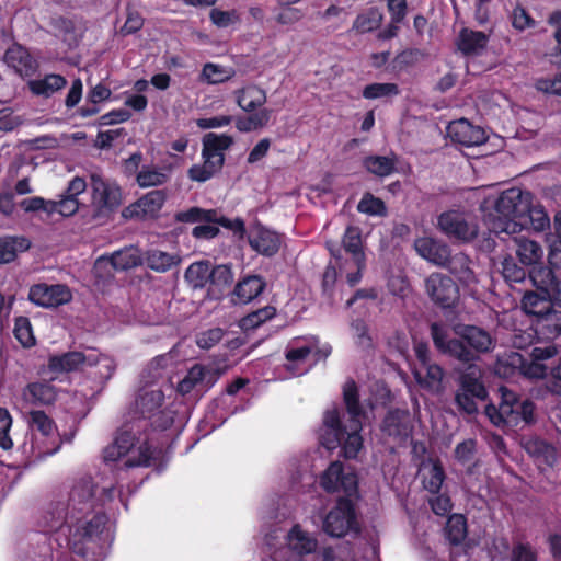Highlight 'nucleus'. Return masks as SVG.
Returning <instances> with one entry per match:
<instances>
[{
  "mask_svg": "<svg viewBox=\"0 0 561 561\" xmlns=\"http://www.w3.org/2000/svg\"><path fill=\"white\" fill-rule=\"evenodd\" d=\"M136 435V433L130 431L118 432L113 443L105 447L103 451L104 460L106 462H119L122 466L133 447Z\"/></svg>",
  "mask_w": 561,
  "mask_h": 561,
  "instance_id": "nucleus-28",
  "label": "nucleus"
},
{
  "mask_svg": "<svg viewBox=\"0 0 561 561\" xmlns=\"http://www.w3.org/2000/svg\"><path fill=\"white\" fill-rule=\"evenodd\" d=\"M381 20L382 15L377 9H369L356 18L353 28L359 33L371 32L379 27Z\"/></svg>",
  "mask_w": 561,
  "mask_h": 561,
  "instance_id": "nucleus-50",
  "label": "nucleus"
},
{
  "mask_svg": "<svg viewBox=\"0 0 561 561\" xmlns=\"http://www.w3.org/2000/svg\"><path fill=\"white\" fill-rule=\"evenodd\" d=\"M529 192L513 187L497 197L488 196L480 205L484 221L493 233L514 234L525 226Z\"/></svg>",
  "mask_w": 561,
  "mask_h": 561,
  "instance_id": "nucleus-3",
  "label": "nucleus"
},
{
  "mask_svg": "<svg viewBox=\"0 0 561 561\" xmlns=\"http://www.w3.org/2000/svg\"><path fill=\"white\" fill-rule=\"evenodd\" d=\"M357 210L370 216H385L387 213L385 203L370 193L364 194L357 205Z\"/></svg>",
  "mask_w": 561,
  "mask_h": 561,
  "instance_id": "nucleus-55",
  "label": "nucleus"
},
{
  "mask_svg": "<svg viewBox=\"0 0 561 561\" xmlns=\"http://www.w3.org/2000/svg\"><path fill=\"white\" fill-rule=\"evenodd\" d=\"M525 217V225L530 224L536 231H543L549 227L550 220L543 207L533 203V195L529 194V203Z\"/></svg>",
  "mask_w": 561,
  "mask_h": 561,
  "instance_id": "nucleus-45",
  "label": "nucleus"
},
{
  "mask_svg": "<svg viewBox=\"0 0 561 561\" xmlns=\"http://www.w3.org/2000/svg\"><path fill=\"white\" fill-rule=\"evenodd\" d=\"M557 293L552 291H529L522 300V307L526 313L538 318V325L552 335L561 334V312L554 311L551 298Z\"/></svg>",
  "mask_w": 561,
  "mask_h": 561,
  "instance_id": "nucleus-9",
  "label": "nucleus"
},
{
  "mask_svg": "<svg viewBox=\"0 0 561 561\" xmlns=\"http://www.w3.org/2000/svg\"><path fill=\"white\" fill-rule=\"evenodd\" d=\"M425 287L431 299L444 308L453 307L458 301V287L447 275L431 274L425 280Z\"/></svg>",
  "mask_w": 561,
  "mask_h": 561,
  "instance_id": "nucleus-16",
  "label": "nucleus"
},
{
  "mask_svg": "<svg viewBox=\"0 0 561 561\" xmlns=\"http://www.w3.org/2000/svg\"><path fill=\"white\" fill-rule=\"evenodd\" d=\"M110 262L115 270H129L140 264L141 259L139 251L135 248H127L115 252Z\"/></svg>",
  "mask_w": 561,
  "mask_h": 561,
  "instance_id": "nucleus-47",
  "label": "nucleus"
},
{
  "mask_svg": "<svg viewBox=\"0 0 561 561\" xmlns=\"http://www.w3.org/2000/svg\"><path fill=\"white\" fill-rule=\"evenodd\" d=\"M87 190V183L82 178H73L58 201H53L51 214L58 213L68 217L75 215L79 209L78 196Z\"/></svg>",
  "mask_w": 561,
  "mask_h": 561,
  "instance_id": "nucleus-24",
  "label": "nucleus"
},
{
  "mask_svg": "<svg viewBox=\"0 0 561 561\" xmlns=\"http://www.w3.org/2000/svg\"><path fill=\"white\" fill-rule=\"evenodd\" d=\"M279 10L276 21L280 25H293L298 23L305 15L304 11L290 5H278Z\"/></svg>",
  "mask_w": 561,
  "mask_h": 561,
  "instance_id": "nucleus-60",
  "label": "nucleus"
},
{
  "mask_svg": "<svg viewBox=\"0 0 561 561\" xmlns=\"http://www.w3.org/2000/svg\"><path fill=\"white\" fill-rule=\"evenodd\" d=\"M4 60L22 76H30L37 69V62L28 50L18 44L5 51Z\"/></svg>",
  "mask_w": 561,
  "mask_h": 561,
  "instance_id": "nucleus-29",
  "label": "nucleus"
},
{
  "mask_svg": "<svg viewBox=\"0 0 561 561\" xmlns=\"http://www.w3.org/2000/svg\"><path fill=\"white\" fill-rule=\"evenodd\" d=\"M421 472L424 488L431 493L438 492L445 478L443 468L436 462L424 463Z\"/></svg>",
  "mask_w": 561,
  "mask_h": 561,
  "instance_id": "nucleus-44",
  "label": "nucleus"
},
{
  "mask_svg": "<svg viewBox=\"0 0 561 561\" xmlns=\"http://www.w3.org/2000/svg\"><path fill=\"white\" fill-rule=\"evenodd\" d=\"M237 105L244 112L252 113L267 101L266 91L254 83H249L233 91Z\"/></svg>",
  "mask_w": 561,
  "mask_h": 561,
  "instance_id": "nucleus-25",
  "label": "nucleus"
},
{
  "mask_svg": "<svg viewBox=\"0 0 561 561\" xmlns=\"http://www.w3.org/2000/svg\"><path fill=\"white\" fill-rule=\"evenodd\" d=\"M482 370L477 365H469L459 376V391L470 392L483 401L488 397V391L481 381Z\"/></svg>",
  "mask_w": 561,
  "mask_h": 561,
  "instance_id": "nucleus-30",
  "label": "nucleus"
},
{
  "mask_svg": "<svg viewBox=\"0 0 561 561\" xmlns=\"http://www.w3.org/2000/svg\"><path fill=\"white\" fill-rule=\"evenodd\" d=\"M164 202L165 193L161 190H154L124 208L122 215L126 219L153 218L159 214Z\"/></svg>",
  "mask_w": 561,
  "mask_h": 561,
  "instance_id": "nucleus-20",
  "label": "nucleus"
},
{
  "mask_svg": "<svg viewBox=\"0 0 561 561\" xmlns=\"http://www.w3.org/2000/svg\"><path fill=\"white\" fill-rule=\"evenodd\" d=\"M502 273L506 280L519 283L525 279L526 272L519 267L513 259H505L502 263Z\"/></svg>",
  "mask_w": 561,
  "mask_h": 561,
  "instance_id": "nucleus-64",
  "label": "nucleus"
},
{
  "mask_svg": "<svg viewBox=\"0 0 561 561\" xmlns=\"http://www.w3.org/2000/svg\"><path fill=\"white\" fill-rule=\"evenodd\" d=\"M343 247L347 257L340 263L339 268L345 274L351 286L356 285L366 267V256L362 249V234L357 227H347L343 237Z\"/></svg>",
  "mask_w": 561,
  "mask_h": 561,
  "instance_id": "nucleus-11",
  "label": "nucleus"
},
{
  "mask_svg": "<svg viewBox=\"0 0 561 561\" xmlns=\"http://www.w3.org/2000/svg\"><path fill=\"white\" fill-rule=\"evenodd\" d=\"M447 133L454 142L466 147L480 146L486 140L484 129L472 125L466 118L451 122L447 127Z\"/></svg>",
  "mask_w": 561,
  "mask_h": 561,
  "instance_id": "nucleus-22",
  "label": "nucleus"
},
{
  "mask_svg": "<svg viewBox=\"0 0 561 561\" xmlns=\"http://www.w3.org/2000/svg\"><path fill=\"white\" fill-rule=\"evenodd\" d=\"M470 265L471 261L465 253L458 252L451 254V251H449V260L445 267L455 274L461 282L470 284L476 280Z\"/></svg>",
  "mask_w": 561,
  "mask_h": 561,
  "instance_id": "nucleus-38",
  "label": "nucleus"
},
{
  "mask_svg": "<svg viewBox=\"0 0 561 561\" xmlns=\"http://www.w3.org/2000/svg\"><path fill=\"white\" fill-rule=\"evenodd\" d=\"M13 333L19 343L25 348L36 344L31 321L26 317H18L15 319Z\"/></svg>",
  "mask_w": 561,
  "mask_h": 561,
  "instance_id": "nucleus-48",
  "label": "nucleus"
},
{
  "mask_svg": "<svg viewBox=\"0 0 561 561\" xmlns=\"http://www.w3.org/2000/svg\"><path fill=\"white\" fill-rule=\"evenodd\" d=\"M413 375L421 387L434 393L443 391L444 370L437 364L417 365L413 370Z\"/></svg>",
  "mask_w": 561,
  "mask_h": 561,
  "instance_id": "nucleus-27",
  "label": "nucleus"
},
{
  "mask_svg": "<svg viewBox=\"0 0 561 561\" xmlns=\"http://www.w3.org/2000/svg\"><path fill=\"white\" fill-rule=\"evenodd\" d=\"M275 313L276 310L274 307L266 306L242 318L240 327L245 331L253 330L264 323L266 320L272 319Z\"/></svg>",
  "mask_w": 561,
  "mask_h": 561,
  "instance_id": "nucleus-52",
  "label": "nucleus"
},
{
  "mask_svg": "<svg viewBox=\"0 0 561 561\" xmlns=\"http://www.w3.org/2000/svg\"><path fill=\"white\" fill-rule=\"evenodd\" d=\"M67 84L65 77L56 73L47 75L42 79L28 81L31 92L38 96L49 98Z\"/></svg>",
  "mask_w": 561,
  "mask_h": 561,
  "instance_id": "nucleus-35",
  "label": "nucleus"
},
{
  "mask_svg": "<svg viewBox=\"0 0 561 561\" xmlns=\"http://www.w3.org/2000/svg\"><path fill=\"white\" fill-rule=\"evenodd\" d=\"M205 368L202 365H194L186 376L179 382L178 390L182 394L191 392L195 386L203 380Z\"/></svg>",
  "mask_w": 561,
  "mask_h": 561,
  "instance_id": "nucleus-58",
  "label": "nucleus"
},
{
  "mask_svg": "<svg viewBox=\"0 0 561 561\" xmlns=\"http://www.w3.org/2000/svg\"><path fill=\"white\" fill-rule=\"evenodd\" d=\"M439 230L448 238L460 242H471L478 237L479 227L476 219L462 211L448 210L439 215L437 219Z\"/></svg>",
  "mask_w": 561,
  "mask_h": 561,
  "instance_id": "nucleus-13",
  "label": "nucleus"
},
{
  "mask_svg": "<svg viewBox=\"0 0 561 561\" xmlns=\"http://www.w3.org/2000/svg\"><path fill=\"white\" fill-rule=\"evenodd\" d=\"M355 526V514L350 501L340 500L323 522L324 531L332 537H343Z\"/></svg>",
  "mask_w": 561,
  "mask_h": 561,
  "instance_id": "nucleus-17",
  "label": "nucleus"
},
{
  "mask_svg": "<svg viewBox=\"0 0 561 561\" xmlns=\"http://www.w3.org/2000/svg\"><path fill=\"white\" fill-rule=\"evenodd\" d=\"M147 265L160 273H164L181 263V256L176 253H169L161 250H151L146 256Z\"/></svg>",
  "mask_w": 561,
  "mask_h": 561,
  "instance_id": "nucleus-39",
  "label": "nucleus"
},
{
  "mask_svg": "<svg viewBox=\"0 0 561 561\" xmlns=\"http://www.w3.org/2000/svg\"><path fill=\"white\" fill-rule=\"evenodd\" d=\"M72 299L70 288L64 284L48 285L38 283L31 286L28 300L37 307L53 309L69 304Z\"/></svg>",
  "mask_w": 561,
  "mask_h": 561,
  "instance_id": "nucleus-14",
  "label": "nucleus"
},
{
  "mask_svg": "<svg viewBox=\"0 0 561 561\" xmlns=\"http://www.w3.org/2000/svg\"><path fill=\"white\" fill-rule=\"evenodd\" d=\"M12 426V417L9 411L4 408H0V447L4 450H9L13 446V442L10 437V428Z\"/></svg>",
  "mask_w": 561,
  "mask_h": 561,
  "instance_id": "nucleus-59",
  "label": "nucleus"
},
{
  "mask_svg": "<svg viewBox=\"0 0 561 561\" xmlns=\"http://www.w3.org/2000/svg\"><path fill=\"white\" fill-rule=\"evenodd\" d=\"M396 161L389 157H369L365 160L366 169L378 175V176H387L391 174L394 170Z\"/></svg>",
  "mask_w": 561,
  "mask_h": 561,
  "instance_id": "nucleus-53",
  "label": "nucleus"
},
{
  "mask_svg": "<svg viewBox=\"0 0 561 561\" xmlns=\"http://www.w3.org/2000/svg\"><path fill=\"white\" fill-rule=\"evenodd\" d=\"M176 220L181 222H205L193 228L192 234L198 239L215 238L219 229L215 225H219L231 230L234 234L243 238L245 233L244 222L240 218L230 219L221 215L215 209H203L192 207L187 210L176 214Z\"/></svg>",
  "mask_w": 561,
  "mask_h": 561,
  "instance_id": "nucleus-5",
  "label": "nucleus"
},
{
  "mask_svg": "<svg viewBox=\"0 0 561 561\" xmlns=\"http://www.w3.org/2000/svg\"><path fill=\"white\" fill-rule=\"evenodd\" d=\"M170 171L167 167L144 165L137 174V184L144 188L163 185L170 178Z\"/></svg>",
  "mask_w": 561,
  "mask_h": 561,
  "instance_id": "nucleus-37",
  "label": "nucleus"
},
{
  "mask_svg": "<svg viewBox=\"0 0 561 561\" xmlns=\"http://www.w3.org/2000/svg\"><path fill=\"white\" fill-rule=\"evenodd\" d=\"M154 458V450L146 439L136 435L133 447L126 456L122 467L135 468V467H148L151 460Z\"/></svg>",
  "mask_w": 561,
  "mask_h": 561,
  "instance_id": "nucleus-31",
  "label": "nucleus"
},
{
  "mask_svg": "<svg viewBox=\"0 0 561 561\" xmlns=\"http://www.w3.org/2000/svg\"><path fill=\"white\" fill-rule=\"evenodd\" d=\"M321 485L328 492L343 491L353 495L357 490V476L352 471H345L339 461L332 462L321 477Z\"/></svg>",
  "mask_w": 561,
  "mask_h": 561,
  "instance_id": "nucleus-18",
  "label": "nucleus"
},
{
  "mask_svg": "<svg viewBox=\"0 0 561 561\" xmlns=\"http://www.w3.org/2000/svg\"><path fill=\"white\" fill-rule=\"evenodd\" d=\"M556 271L557 270L552 268L551 265L550 267L540 266L538 268H534L529 274L530 279L538 290L558 293L559 283L554 275Z\"/></svg>",
  "mask_w": 561,
  "mask_h": 561,
  "instance_id": "nucleus-41",
  "label": "nucleus"
},
{
  "mask_svg": "<svg viewBox=\"0 0 561 561\" xmlns=\"http://www.w3.org/2000/svg\"><path fill=\"white\" fill-rule=\"evenodd\" d=\"M265 288L262 277L250 275L240 280L233 290V301L248 304L256 298Z\"/></svg>",
  "mask_w": 561,
  "mask_h": 561,
  "instance_id": "nucleus-32",
  "label": "nucleus"
},
{
  "mask_svg": "<svg viewBox=\"0 0 561 561\" xmlns=\"http://www.w3.org/2000/svg\"><path fill=\"white\" fill-rule=\"evenodd\" d=\"M209 19L211 23L219 28H226L236 25L241 21L240 13L236 9L224 11L215 8L210 11Z\"/></svg>",
  "mask_w": 561,
  "mask_h": 561,
  "instance_id": "nucleus-56",
  "label": "nucleus"
},
{
  "mask_svg": "<svg viewBox=\"0 0 561 561\" xmlns=\"http://www.w3.org/2000/svg\"><path fill=\"white\" fill-rule=\"evenodd\" d=\"M30 245V241L24 237L0 238V264L14 261L16 253L26 251Z\"/></svg>",
  "mask_w": 561,
  "mask_h": 561,
  "instance_id": "nucleus-40",
  "label": "nucleus"
},
{
  "mask_svg": "<svg viewBox=\"0 0 561 561\" xmlns=\"http://www.w3.org/2000/svg\"><path fill=\"white\" fill-rule=\"evenodd\" d=\"M457 339H449L447 330L438 324L431 325V335L435 347L443 354L460 362L469 363L477 358L474 353H488L494 347L491 334L476 325L458 324L454 328Z\"/></svg>",
  "mask_w": 561,
  "mask_h": 561,
  "instance_id": "nucleus-4",
  "label": "nucleus"
},
{
  "mask_svg": "<svg viewBox=\"0 0 561 561\" xmlns=\"http://www.w3.org/2000/svg\"><path fill=\"white\" fill-rule=\"evenodd\" d=\"M446 535L450 542L459 543L467 535L466 519L462 515H451L446 525Z\"/></svg>",
  "mask_w": 561,
  "mask_h": 561,
  "instance_id": "nucleus-51",
  "label": "nucleus"
},
{
  "mask_svg": "<svg viewBox=\"0 0 561 561\" xmlns=\"http://www.w3.org/2000/svg\"><path fill=\"white\" fill-rule=\"evenodd\" d=\"M317 540L299 526L291 528L287 536V546L275 552L276 561H305L304 554L313 552Z\"/></svg>",
  "mask_w": 561,
  "mask_h": 561,
  "instance_id": "nucleus-15",
  "label": "nucleus"
},
{
  "mask_svg": "<svg viewBox=\"0 0 561 561\" xmlns=\"http://www.w3.org/2000/svg\"><path fill=\"white\" fill-rule=\"evenodd\" d=\"M30 424L34 431L32 450L37 457L55 454L60 446L54 422L43 411L30 413Z\"/></svg>",
  "mask_w": 561,
  "mask_h": 561,
  "instance_id": "nucleus-12",
  "label": "nucleus"
},
{
  "mask_svg": "<svg viewBox=\"0 0 561 561\" xmlns=\"http://www.w3.org/2000/svg\"><path fill=\"white\" fill-rule=\"evenodd\" d=\"M202 164L192 165L187 175L192 181L206 182L218 173L225 162V151L233 144V138L227 134L208 133L202 140Z\"/></svg>",
  "mask_w": 561,
  "mask_h": 561,
  "instance_id": "nucleus-6",
  "label": "nucleus"
},
{
  "mask_svg": "<svg viewBox=\"0 0 561 561\" xmlns=\"http://www.w3.org/2000/svg\"><path fill=\"white\" fill-rule=\"evenodd\" d=\"M236 71L216 64H206L202 70V77L209 84H218L230 80Z\"/></svg>",
  "mask_w": 561,
  "mask_h": 561,
  "instance_id": "nucleus-49",
  "label": "nucleus"
},
{
  "mask_svg": "<svg viewBox=\"0 0 561 561\" xmlns=\"http://www.w3.org/2000/svg\"><path fill=\"white\" fill-rule=\"evenodd\" d=\"M93 484L90 479L77 482L70 493L65 514L58 511L57 520L62 519V531L68 536L69 548L84 556L99 539L106 524V516L94 510Z\"/></svg>",
  "mask_w": 561,
  "mask_h": 561,
  "instance_id": "nucleus-1",
  "label": "nucleus"
},
{
  "mask_svg": "<svg viewBox=\"0 0 561 561\" xmlns=\"http://www.w3.org/2000/svg\"><path fill=\"white\" fill-rule=\"evenodd\" d=\"M515 242L516 254L522 264L530 266L541 263L543 249L538 242L526 238H517Z\"/></svg>",
  "mask_w": 561,
  "mask_h": 561,
  "instance_id": "nucleus-36",
  "label": "nucleus"
},
{
  "mask_svg": "<svg viewBox=\"0 0 561 561\" xmlns=\"http://www.w3.org/2000/svg\"><path fill=\"white\" fill-rule=\"evenodd\" d=\"M399 94L396 83H371L363 90V96L368 100L394 96Z\"/></svg>",
  "mask_w": 561,
  "mask_h": 561,
  "instance_id": "nucleus-57",
  "label": "nucleus"
},
{
  "mask_svg": "<svg viewBox=\"0 0 561 561\" xmlns=\"http://www.w3.org/2000/svg\"><path fill=\"white\" fill-rule=\"evenodd\" d=\"M523 446L533 457H549L553 455V448L539 438H527L524 440Z\"/></svg>",
  "mask_w": 561,
  "mask_h": 561,
  "instance_id": "nucleus-63",
  "label": "nucleus"
},
{
  "mask_svg": "<svg viewBox=\"0 0 561 561\" xmlns=\"http://www.w3.org/2000/svg\"><path fill=\"white\" fill-rule=\"evenodd\" d=\"M248 240L250 247L255 252L264 256L275 255L283 244V238L278 232L268 229L261 224L251 226Z\"/></svg>",
  "mask_w": 561,
  "mask_h": 561,
  "instance_id": "nucleus-21",
  "label": "nucleus"
},
{
  "mask_svg": "<svg viewBox=\"0 0 561 561\" xmlns=\"http://www.w3.org/2000/svg\"><path fill=\"white\" fill-rule=\"evenodd\" d=\"M224 337V331L220 328H213L203 331L196 336V344L204 350L211 348Z\"/></svg>",
  "mask_w": 561,
  "mask_h": 561,
  "instance_id": "nucleus-62",
  "label": "nucleus"
},
{
  "mask_svg": "<svg viewBox=\"0 0 561 561\" xmlns=\"http://www.w3.org/2000/svg\"><path fill=\"white\" fill-rule=\"evenodd\" d=\"M414 249L428 263L440 267L447 265L450 249L445 242L424 236L415 239Z\"/></svg>",
  "mask_w": 561,
  "mask_h": 561,
  "instance_id": "nucleus-23",
  "label": "nucleus"
},
{
  "mask_svg": "<svg viewBox=\"0 0 561 561\" xmlns=\"http://www.w3.org/2000/svg\"><path fill=\"white\" fill-rule=\"evenodd\" d=\"M92 217L106 219L121 204L122 190L116 182L93 173L90 176Z\"/></svg>",
  "mask_w": 561,
  "mask_h": 561,
  "instance_id": "nucleus-8",
  "label": "nucleus"
},
{
  "mask_svg": "<svg viewBox=\"0 0 561 561\" xmlns=\"http://www.w3.org/2000/svg\"><path fill=\"white\" fill-rule=\"evenodd\" d=\"M210 264L205 261L192 263L186 272L185 279L193 288H203L210 278Z\"/></svg>",
  "mask_w": 561,
  "mask_h": 561,
  "instance_id": "nucleus-42",
  "label": "nucleus"
},
{
  "mask_svg": "<svg viewBox=\"0 0 561 561\" xmlns=\"http://www.w3.org/2000/svg\"><path fill=\"white\" fill-rule=\"evenodd\" d=\"M271 110L262 108L249 117H239L236 121V127L241 133H248L257 128L265 127L271 119Z\"/></svg>",
  "mask_w": 561,
  "mask_h": 561,
  "instance_id": "nucleus-46",
  "label": "nucleus"
},
{
  "mask_svg": "<svg viewBox=\"0 0 561 561\" xmlns=\"http://www.w3.org/2000/svg\"><path fill=\"white\" fill-rule=\"evenodd\" d=\"M330 353L329 346L320 351L314 341L305 342L297 339L286 348L284 367L289 376H300L307 373L320 356L327 357Z\"/></svg>",
  "mask_w": 561,
  "mask_h": 561,
  "instance_id": "nucleus-10",
  "label": "nucleus"
},
{
  "mask_svg": "<svg viewBox=\"0 0 561 561\" xmlns=\"http://www.w3.org/2000/svg\"><path fill=\"white\" fill-rule=\"evenodd\" d=\"M501 403L499 409L489 404L485 408V415L495 425H517L519 421L529 423L533 421L534 403L525 400L519 402L516 394L505 387L500 388Z\"/></svg>",
  "mask_w": 561,
  "mask_h": 561,
  "instance_id": "nucleus-7",
  "label": "nucleus"
},
{
  "mask_svg": "<svg viewBox=\"0 0 561 561\" xmlns=\"http://www.w3.org/2000/svg\"><path fill=\"white\" fill-rule=\"evenodd\" d=\"M20 206L25 213L43 210L46 214L51 215L54 204L51 199H44L43 197L34 196L23 199L20 203Z\"/></svg>",
  "mask_w": 561,
  "mask_h": 561,
  "instance_id": "nucleus-61",
  "label": "nucleus"
},
{
  "mask_svg": "<svg viewBox=\"0 0 561 561\" xmlns=\"http://www.w3.org/2000/svg\"><path fill=\"white\" fill-rule=\"evenodd\" d=\"M93 360L94 357L88 356V352H69L51 356L48 360V368L54 373H70L87 367V363Z\"/></svg>",
  "mask_w": 561,
  "mask_h": 561,
  "instance_id": "nucleus-26",
  "label": "nucleus"
},
{
  "mask_svg": "<svg viewBox=\"0 0 561 561\" xmlns=\"http://www.w3.org/2000/svg\"><path fill=\"white\" fill-rule=\"evenodd\" d=\"M343 397L350 416L348 421L342 423L335 409L328 410L323 416L324 430L321 443L327 449H335L341 445L345 457L355 458L363 447V438L359 434L363 413L354 381H347L344 385Z\"/></svg>",
  "mask_w": 561,
  "mask_h": 561,
  "instance_id": "nucleus-2",
  "label": "nucleus"
},
{
  "mask_svg": "<svg viewBox=\"0 0 561 561\" xmlns=\"http://www.w3.org/2000/svg\"><path fill=\"white\" fill-rule=\"evenodd\" d=\"M23 398L32 404H50L57 398V390L50 382H33L24 389Z\"/></svg>",
  "mask_w": 561,
  "mask_h": 561,
  "instance_id": "nucleus-34",
  "label": "nucleus"
},
{
  "mask_svg": "<svg viewBox=\"0 0 561 561\" xmlns=\"http://www.w3.org/2000/svg\"><path fill=\"white\" fill-rule=\"evenodd\" d=\"M489 37L480 31L462 28L457 38L458 49L465 55H478L486 46Z\"/></svg>",
  "mask_w": 561,
  "mask_h": 561,
  "instance_id": "nucleus-33",
  "label": "nucleus"
},
{
  "mask_svg": "<svg viewBox=\"0 0 561 561\" xmlns=\"http://www.w3.org/2000/svg\"><path fill=\"white\" fill-rule=\"evenodd\" d=\"M557 354L558 350L554 345L534 347L529 360H522L519 355H515L512 357V363H519L520 373L525 377L541 379L545 378L548 373V367L542 362L554 357Z\"/></svg>",
  "mask_w": 561,
  "mask_h": 561,
  "instance_id": "nucleus-19",
  "label": "nucleus"
},
{
  "mask_svg": "<svg viewBox=\"0 0 561 561\" xmlns=\"http://www.w3.org/2000/svg\"><path fill=\"white\" fill-rule=\"evenodd\" d=\"M163 402V393L159 389L145 390L136 400V405L144 416H150Z\"/></svg>",
  "mask_w": 561,
  "mask_h": 561,
  "instance_id": "nucleus-43",
  "label": "nucleus"
},
{
  "mask_svg": "<svg viewBox=\"0 0 561 561\" xmlns=\"http://www.w3.org/2000/svg\"><path fill=\"white\" fill-rule=\"evenodd\" d=\"M88 356H93L94 360L92 363H87V367H98L100 378H111L116 367L113 358L95 351H89Z\"/></svg>",
  "mask_w": 561,
  "mask_h": 561,
  "instance_id": "nucleus-54",
  "label": "nucleus"
}]
</instances>
